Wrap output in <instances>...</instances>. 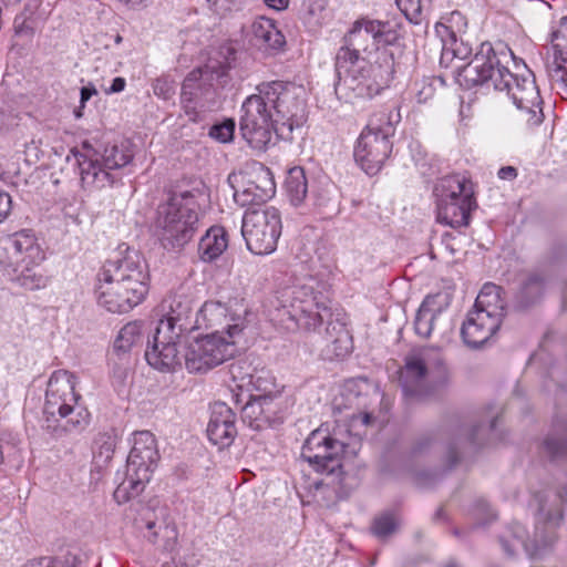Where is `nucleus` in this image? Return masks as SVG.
<instances>
[{"mask_svg": "<svg viewBox=\"0 0 567 567\" xmlns=\"http://www.w3.org/2000/svg\"><path fill=\"white\" fill-rule=\"evenodd\" d=\"M509 63L516 62L507 45L483 42L468 63L455 66L456 81L465 89L486 84L506 91L516 105L520 121L528 126L539 125L544 120L543 100L535 78L530 72L513 74Z\"/></svg>", "mask_w": 567, "mask_h": 567, "instance_id": "1", "label": "nucleus"}, {"mask_svg": "<svg viewBox=\"0 0 567 567\" xmlns=\"http://www.w3.org/2000/svg\"><path fill=\"white\" fill-rule=\"evenodd\" d=\"M148 290V265L140 251L125 244L118 246L96 276V301L112 313L131 311L144 301Z\"/></svg>", "mask_w": 567, "mask_h": 567, "instance_id": "2", "label": "nucleus"}, {"mask_svg": "<svg viewBox=\"0 0 567 567\" xmlns=\"http://www.w3.org/2000/svg\"><path fill=\"white\" fill-rule=\"evenodd\" d=\"M313 278L302 285L285 288L277 297L274 319L287 320L306 330H316L327 322V342L336 357H344L351 350V337L344 324L332 321L330 300Z\"/></svg>", "mask_w": 567, "mask_h": 567, "instance_id": "3", "label": "nucleus"}, {"mask_svg": "<svg viewBox=\"0 0 567 567\" xmlns=\"http://www.w3.org/2000/svg\"><path fill=\"white\" fill-rule=\"evenodd\" d=\"M336 94L347 103L359 99H371L389 85L393 78V59L383 55L374 64L357 63V58L343 51L336 56Z\"/></svg>", "mask_w": 567, "mask_h": 567, "instance_id": "4", "label": "nucleus"}, {"mask_svg": "<svg viewBox=\"0 0 567 567\" xmlns=\"http://www.w3.org/2000/svg\"><path fill=\"white\" fill-rule=\"evenodd\" d=\"M536 505V524L533 539L526 540L524 526L515 523L499 536V543L509 557L518 550H525L532 558L540 557L549 550L557 539L556 529L563 519L560 502L557 496L549 499L546 494H537L533 501Z\"/></svg>", "mask_w": 567, "mask_h": 567, "instance_id": "5", "label": "nucleus"}, {"mask_svg": "<svg viewBox=\"0 0 567 567\" xmlns=\"http://www.w3.org/2000/svg\"><path fill=\"white\" fill-rule=\"evenodd\" d=\"M198 204L193 193L172 194L157 207L155 231L166 250H181L194 237L198 228Z\"/></svg>", "mask_w": 567, "mask_h": 567, "instance_id": "6", "label": "nucleus"}, {"mask_svg": "<svg viewBox=\"0 0 567 567\" xmlns=\"http://www.w3.org/2000/svg\"><path fill=\"white\" fill-rule=\"evenodd\" d=\"M257 95L275 112L277 137L292 140L295 128H300L307 120L305 87L291 82H265L257 86Z\"/></svg>", "mask_w": 567, "mask_h": 567, "instance_id": "7", "label": "nucleus"}, {"mask_svg": "<svg viewBox=\"0 0 567 567\" xmlns=\"http://www.w3.org/2000/svg\"><path fill=\"white\" fill-rule=\"evenodd\" d=\"M447 371L439 349L422 348L405 357L399 371V382L403 395L409 400H424L433 390V384L446 381Z\"/></svg>", "mask_w": 567, "mask_h": 567, "instance_id": "8", "label": "nucleus"}, {"mask_svg": "<svg viewBox=\"0 0 567 567\" xmlns=\"http://www.w3.org/2000/svg\"><path fill=\"white\" fill-rule=\"evenodd\" d=\"M158 460L155 436L150 431L136 432L126 462L125 477L114 491V498L118 504L138 496L144 491Z\"/></svg>", "mask_w": 567, "mask_h": 567, "instance_id": "9", "label": "nucleus"}, {"mask_svg": "<svg viewBox=\"0 0 567 567\" xmlns=\"http://www.w3.org/2000/svg\"><path fill=\"white\" fill-rule=\"evenodd\" d=\"M243 332L239 324L228 327V331H212L193 341L186 339L183 353L184 364L190 373H205L221 364L235 354L236 338Z\"/></svg>", "mask_w": 567, "mask_h": 567, "instance_id": "10", "label": "nucleus"}, {"mask_svg": "<svg viewBox=\"0 0 567 567\" xmlns=\"http://www.w3.org/2000/svg\"><path fill=\"white\" fill-rule=\"evenodd\" d=\"M82 186L86 189H102L114 183L113 171L126 166L132 161V153L125 145L106 146L103 153L87 148L74 153Z\"/></svg>", "mask_w": 567, "mask_h": 567, "instance_id": "11", "label": "nucleus"}, {"mask_svg": "<svg viewBox=\"0 0 567 567\" xmlns=\"http://www.w3.org/2000/svg\"><path fill=\"white\" fill-rule=\"evenodd\" d=\"M394 133L390 115L380 113L370 118L354 147V159L368 175H375L391 154Z\"/></svg>", "mask_w": 567, "mask_h": 567, "instance_id": "12", "label": "nucleus"}, {"mask_svg": "<svg viewBox=\"0 0 567 567\" xmlns=\"http://www.w3.org/2000/svg\"><path fill=\"white\" fill-rule=\"evenodd\" d=\"M435 194L439 223L453 228L468 224L470 213L476 206L470 181L460 175L444 177L436 185Z\"/></svg>", "mask_w": 567, "mask_h": 567, "instance_id": "13", "label": "nucleus"}, {"mask_svg": "<svg viewBox=\"0 0 567 567\" xmlns=\"http://www.w3.org/2000/svg\"><path fill=\"white\" fill-rule=\"evenodd\" d=\"M346 445L333 439L327 427L313 430L305 441L301 457L320 474L331 477L332 483L342 480V455Z\"/></svg>", "mask_w": 567, "mask_h": 567, "instance_id": "14", "label": "nucleus"}, {"mask_svg": "<svg viewBox=\"0 0 567 567\" xmlns=\"http://www.w3.org/2000/svg\"><path fill=\"white\" fill-rule=\"evenodd\" d=\"M281 216L277 208L248 210L241 221L247 248L255 255L271 254L281 235Z\"/></svg>", "mask_w": 567, "mask_h": 567, "instance_id": "15", "label": "nucleus"}, {"mask_svg": "<svg viewBox=\"0 0 567 567\" xmlns=\"http://www.w3.org/2000/svg\"><path fill=\"white\" fill-rule=\"evenodd\" d=\"M276 125L272 112L265 105L260 95L256 93L244 101L239 132L251 148L266 151L272 144Z\"/></svg>", "mask_w": 567, "mask_h": 567, "instance_id": "16", "label": "nucleus"}, {"mask_svg": "<svg viewBox=\"0 0 567 567\" xmlns=\"http://www.w3.org/2000/svg\"><path fill=\"white\" fill-rule=\"evenodd\" d=\"M399 39V33L388 21L362 18L357 20L343 38V45L336 56L343 51L350 52L357 58V63H365L360 52H365L371 47L393 44Z\"/></svg>", "mask_w": 567, "mask_h": 567, "instance_id": "17", "label": "nucleus"}, {"mask_svg": "<svg viewBox=\"0 0 567 567\" xmlns=\"http://www.w3.org/2000/svg\"><path fill=\"white\" fill-rule=\"evenodd\" d=\"M168 329V326L156 327L153 342L145 351L147 363L163 372L175 371L184 361L179 347L186 342V338Z\"/></svg>", "mask_w": 567, "mask_h": 567, "instance_id": "18", "label": "nucleus"}, {"mask_svg": "<svg viewBox=\"0 0 567 567\" xmlns=\"http://www.w3.org/2000/svg\"><path fill=\"white\" fill-rule=\"evenodd\" d=\"M80 399L75 393V377L66 370L52 373L45 392L43 412L48 419L59 415L65 417Z\"/></svg>", "mask_w": 567, "mask_h": 567, "instance_id": "19", "label": "nucleus"}, {"mask_svg": "<svg viewBox=\"0 0 567 567\" xmlns=\"http://www.w3.org/2000/svg\"><path fill=\"white\" fill-rule=\"evenodd\" d=\"M275 192L276 185L270 171L264 165H259L240 174L234 199L240 206L261 204L271 198Z\"/></svg>", "mask_w": 567, "mask_h": 567, "instance_id": "20", "label": "nucleus"}, {"mask_svg": "<svg viewBox=\"0 0 567 567\" xmlns=\"http://www.w3.org/2000/svg\"><path fill=\"white\" fill-rule=\"evenodd\" d=\"M202 69L192 71L183 82L182 102L185 114L192 122H198L204 118L207 111L218 106L217 92L213 87H207L200 94L194 93L196 83L202 78Z\"/></svg>", "mask_w": 567, "mask_h": 567, "instance_id": "21", "label": "nucleus"}, {"mask_svg": "<svg viewBox=\"0 0 567 567\" xmlns=\"http://www.w3.org/2000/svg\"><path fill=\"white\" fill-rule=\"evenodd\" d=\"M280 396L272 393L250 396L241 408V419L249 427L262 430L279 420Z\"/></svg>", "mask_w": 567, "mask_h": 567, "instance_id": "22", "label": "nucleus"}, {"mask_svg": "<svg viewBox=\"0 0 567 567\" xmlns=\"http://www.w3.org/2000/svg\"><path fill=\"white\" fill-rule=\"evenodd\" d=\"M6 250L16 268L21 266H40L45 259L38 238L31 230L14 233L7 240Z\"/></svg>", "mask_w": 567, "mask_h": 567, "instance_id": "23", "label": "nucleus"}, {"mask_svg": "<svg viewBox=\"0 0 567 567\" xmlns=\"http://www.w3.org/2000/svg\"><path fill=\"white\" fill-rule=\"evenodd\" d=\"M235 421L231 408L224 402H215L207 425L209 441L219 449L230 446L237 435Z\"/></svg>", "mask_w": 567, "mask_h": 567, "instance_id": "24", "label": "nucleus"}, {"mask_svg": "<svg viewBox=\"0 0 567 567\" xmlns=\"http://www.w3.org/2000/svg\"><path fill=\"white\" fill-rule=\"evenodd\" d=\"M501 321L483 312L471 310L461 328V336L466 346L480 348L499 329Z\"/></svg>", "mask_w": 567, "mask_h": 567, "instance_id": "25", "label": "nucleus"}, {"mask_svg": "<svg viewBox=\"0 0 567 567\" xmlns=\"http://www.w3.org/2000/svg\"><path fill=\"white\" fill-rule=\"evenodd\" d=\"M168 309L164 318L158 321L157 327L168 326L169 331L186 338L194 329L190 322V300L184 296H175L171 298Z\"/></svg>", "mask_w": 567, "mask_h": 567, "instance_id": "26", "label": "nucleus"}, {"mask_svg": "<svg viewBox=\"0 0 567 567\" xmlns=\"http://www.w3.org/2000/svg\"><path fill=\"white\" fill-rule=\"evenodd\" d=\"M502 288L494 284H485L476 297L474 310L495 317L501 321L505 315V300L502 297Z\"/></svg>", "mask_w": 567, "mask_h": 567, "instance_id": "27", "label": "nucleus"}, {"mask_svg": "<svg viewBox=\"0 0 567 567\" xmlns=\"http://www.w3.org/2000/svg\"><path fill=\"white\" fill-rule=\"evenodd\" d=\"M228 247V236L224 227L212 226L200 238L198 256L204 262H212L223 255Z\"/></svg>", "mask_w": 567, "mask_h": 567, "instance_id": "28", "label": "nucleus"}, {"mask_svg": "<svg viewBox=\"0 0 567 567\" xmlns=\"http://www.w3.org/2000/svg\"><path fill=\"white\" fill-rule=\"evenodd\" d=\"M251 32L255 44L260 49L278 50L285 44L284 34L269 18H257L251 24Z\"/></svg>", "mask_w": 567, "mask_h": 567, "instance_id": "29", "label": "nucleus"}, {"mask_svg": "<svg viewBox=\"0 0 567 567\" xmlns=\"http://www.w3.org/2000/svg\"><path fill=\"white\" fill-rule=\"evenodd\" d=\"M231 327L227 323V307L219 301H206L196 313L195 326L197 329H212L220 331Z\"/></svg>", "mask_w": 567, "mask_h": 567, "instance_id": "30", "label": "nucleus"}, {"mask_svg": "<svg viewBox=\"0 0 567 567\" xmlns=\"http://www.w3.org/2000/svg\"><path fill=\"white\" fill-rule=\"evenodd\" d=\"M435 298L426 297L420 306L415 319L414 330L422 338H429L434 329V323L441 315V310L434 307Z\"/></svg>", "mask_w": 567, "mask_h": 567, "instance_id": "31", "label": "nucleus"}, {"mask_svg": "<svg viewBox=\"0 0 567 567\" xmlns=\"http://www.w3.org/2000/svg\"><path fill=\"white\" fill-rule=\"evenodd\" d=\"M286 190L292 205L299 206L306 198L308 186L305 171L293 167L288 172Z\"/></svg>", "mask_w": 567, "mask_h": 567, "instance_id": "32", "label": "nucleus"}, {"mask_svg": "<svg viewBox=\"0 0 567 567\" xmlns=\"http://www.w3.org/2000/svg\"><path fill=\"white\" fill-rule=\"evenodd\" d=\"M18 272L16 280L28 290H37L47 287L48 276L40 266H21L14 269Z\"/></svg>", "mask_w": 567, "mask_h": 567, "instance_id": "33", "label": "nucleus"}, {"mask_svg": "<svg viewBox=\"0 0 567 567\" xmlns=\"http://www.w3.org/2000/svg\"><path fill=\"white\" fill-rule=\"evenodd\" d=\"M142 339V323L137 321L126 323L118 332L114 342L117 351H130Z\"/></svg>", "mask_w": 567, "mask_h": 567, "instance_id": "34", "label": "nucleus"}, {"mask_svg": "<svg viewBox=\"0 0 567 567\" xmlns=\"http://www.w3.org/2000/svg\"><path fill=\"white\" fill-rule=\"evenodd\" d=\"M21 441L12 433L0 434V464L21 461Z\"/></svg>", "mask_w": 567, "mask_h": 567, "instance_id": "35", "label": "nucleus"}, {"mask_svg": "<svg viewBox=\"0 0 567 567\" xmlns=\"http://www.w3.org/2000/svg\"><path fill=\"white\" fill-rule=\"evenodd\" d=\"M399 519L392 512H384L373 520L372 533L381 539H385L396 532Z\"/></svg>", "mask_w": 567, "mask_h": 567, "instance_id": "36", "label": "nucleus"}, {"mask_svg": "<svg viewBox=\"0 0 567 567\" xmlns=\"http://www.w3.org/2000/svg\"><path fill=\"white\" fill-rule=\"evenodd\" d=\"M547 73L550 81L567 95V54H555L554 61L547 65Z\"/></svg>", "mask_w": 567, "mask_h": 567, "instance_id": "37", "label": "nucleus"}, {"mask_svg": "<svg viewBox=\"0 0 567 567\" xmlns=\"http://www.w3.org/2000/svg\"><path fill=\"white\" fill-rule=\"evenodd\" d=\"M64 429L69 432H82L90 423V412L86 408L76 403L71 411L65 414Z\"/></svg>", "mask_w": 567, "mask_h": 567, "instance_id": "38", "label": "nucleus"}, {"mask_svg": "<svg viewBox=\"0 0 567 567\" xmlns=\"http://www.w3.org/2000/svg\"><path fill=\"white\" fill-rule=\"evenodd\" d=\"M114 449L115 439L107 433H100L94 441V457L102 463H106L112 458Z\"/></svg>", "mask_w": 567, "mask_h": 567, "instance_id": "39", "label": "nucleus"}, {"mask_svg": "<svg viewBox=\"0 0 567 567\" xmlns=\"http://www.w3.org/2000/svg\"><path fill=\"white\" fill-rule=\"evenodd\" d=\"M430 0H395V3L405 18L412 23H419L422 9Z\"/></svg>", "mask_w": 567, "mask_h": 567, "instance_id": "40", "label": "nucleus"}, {"mask_svg": "<svg viewBox=\"0 0 567 567\" xmlns=\"http://www.w3.org/2000/svg\"><path fill=\"white\" fill-rule=\"evenodd\" d=\"M471 515L480 526H485L496 519V513L489 508L484 499H477L472 508Z\"/></svg>", "mask_w": 567, "mask_h": 567, "instance_id": "41", "label": "nucleus"}, {"mask_svg": "<svg viewBox=\"0 0 567 567\" xmlns=\"http://www.w3.org/2000/svg\"><path fill=\"white\" fill-rule=\"evenodd\" d=\"M235 133V121L233 118L225 120L223 123L215 124L209 130V136L220 143L233 141Z\"/></svg>", "mask_w": 567, "mask_h": 567, "instance_id": "42", "label": "nucleus"}, {"mask_svg": "<svg viewBox=\"0 0 567 567\" xmlns=\"http://www.w3.org/2000/svg\"><path fill=\"white\" fill-rule=\"evenodd\" d=\"M555 54H567V17L563 18L559 28L551 34Z\"/></svg>", "mask_w": 567, "mask_h": 567, "instance_id": "43", "label": "nucleus"}, {"mask_svg": "<svg viewBox=\"0 0 567 567\" xmlns=\"http://www.w3.org/2000/svg\"><path fill=\"white\" fill-rule=\"evenodd\" d=\"M175 83L167 78H158L153 83V92L163 100H169L175 94Z\"/></svg>", "mask_w": 567, "mask_h": 567, "instance_id": "44", "label": "nucleus"}, {"mask_svg": "<svg viewBox=\"0 0 567 567\" xmlns=\"http://www.w3.org/2000/svg\"><path fill=\"white\" fill-rule=\"evenodd\" d=\"M545 449L553 456H559L567 453V446L555 439H547L545 441Z\"/></svg>", "mask_w": 567, "mask_h": 567, "instance_id": "45", "label": "nucleus"}, {"mask_svg": "<svg viewBox=\"0 0 567 567\" xmlns=\"http://www.w3.org/2000/svg\"><path fill=\"white\" fill-rule=\"evenodd\" d=\"M543 285V278L539 275H530L528 279L525 282L524 290L529 292H536L538 293L540 291Z\"/></svg>", "mask_w": 567, "mask_h": 567, "instance_id": "46", "label": "nucleus"}, {"mask_svg": "<svg viewBox=\"0 0 567 567\" xmlns=\"http://www.w3.org/2000/svg\"><path fill=\"white\" fill-rule=\"evenodd\" d=\"M11 209V197L0 188V223L8 216Z\"/></svg>", "mask_w": 567, "mask_h": 567, "instance_id": "47", "label": "nucleus"}, {"mask_svg": "<svg viewBox=\"0 0 567 567\" xmlns=\"http://www.w3.org/2000/svg\"><path fill=\"white\" fill-rule=\"evenodd\" d=\"M327 0H308L307 12L311 17H317L324 11Z\"/></svg>", "mask_w": 567, "mask_h": 567, "instance_id": "48", "label": "nucleus"}, {"mask_svg": "<svg viewBox=\"0 0 567 567\" xmlns=\"http://www.w3.org/2000/svg\"><path fill=\"white\" fill-rule=\"evenodd\" d=\"M434 87L432 84L423 83L422 87L416 93V100L419 103H425L431 100L434 95Z\"/></svg>", "mask_w": 567, "mask_h": 567, "instance_id": "49", "label": "nucleus"}, {"mask_svg": "<svg viewBox=\"0 0 567 567\" xmlns=\"http://www.w3.org/2000/svg\"><path fill=\"white\" fill-rule=\"evenodd\" d=\"M497 175L501 179L511 181L517 176V171L513 166H504V167L499 168Z\"/></svg>", "mask_w": 567, "mask_h": 567, "instance_id": "50", "label": "nucleus"}, {"mask_svg": "<svg viewBox=\"0 0 567 567\" xmlns=\"http://www.w3.org/2000/svg\"><path fill=\"white\" fill-rule=\"evenodd\" d=\"M126 81L124 78H115L106 93H120L125 89Z\"/></svg>", "mask_w": 567, "mask_h": 567, "instance_id": "51", "label": "nucleus"}, {"mask_svg": "<svg viewBox=\"0 0 567 567\" xmlns=\"http://www.w3.org/2000/svg\"><path fill=\"white\" fill-rule=\"evenodd\" d=\"M97 94L96 89L93 85L83 86L81 89V104L84 106L85 102L91 99L92 95Z\"/></svg>", "mask_w": 567, "mask_h": 567, "instance_id": "52", "label": "nucleus"}, {"mask_svg": "<svg viewBox=\"0 0 567 567\" xmlns=\"http://www.w3.org/2000/svg\"><path fill=\"white\" fill-rule=\"evenodd\" d=\"M265 3L276 10H284L288 7L289 0H264Z\"/></svg>", "mask_w": 567, "mask_h": 567, "instance_id": "53", "label": "nucleus"}, {"mask_svg": "<svg viewBox=\"0 0 567 567\" xmlns=\"http://www.w3.org/2000/svg\"><path fill=\"white\" fill-rule=\"evenodd\" d=\"M478 429H481V425H480V426H474V427L471 430V432L467 434V441H468L470 443H473V444H478V443H480V441H478V439H477V435H476V433H477Z\"/></svg>", "mask_w": 567, "mask_h": 567, "instance_id": "54", "label": "nucleus"}, {"mask_svg": "<svg viewBox=\"0 0 567 567\" xmlns=\"http://www.w3.org/2000/svg\"><path fill=\"white\" fill-rule=\"evenodd\" d=\"M361 420H362V423H363L364 425L370 424V422H371V414H369V413H364V414L362 415Z\"/></svg>", "mask_w": 567, "mask_h": 567, "instance_id": "55", "label": "nucleus"}, {"mask_svg": "<svg viewBox=\"0 0 567 567\" xmlns=\"http://www.w3.org/2000/svg\"><path fill=\"white\" fill-rule=\"evenodd\" d=\"M442 515H443V509H442V508H440V509H437V512L435 513V518H440Z\"/></svg>", "mask_w": 567, "mask_h": 567, "instance_id": "56", "label": "nucleus"}, {"mask_svg": "<svg viewBox=\"0 0 567 567\" xmlns=\"http://www.w3.org/2000/svg\"><path fill=\"white\" fill-rule=\"evenodd\" d=\"M233 400L235 401L236 404L240 403V400H239V395L236 394V395H233Z\"/></svg>", "mask_w": 567, "mask_h": 567, "instance_id": "57", "label": "nucleus"}, {"mask_svg": "<svg viewBox=\"0 0 567 567\" xmlns=\"http://www.w3.org/2000/svg\"><path fill=\"white\" fill-rule=\"evenodd\" d=\"M122 40H123V39H122V37H121L120 34H117V35L115 37V43H117V44H118V43H121V42H122Z\"/></svg>", "mask_w": 567, "mask_h": 567, "instance_id": "58", "label": "nucleus"}, {"mask_svg": "<svg viewBox=\"0 0 567 567\" xmlns=\"http://www.w3.org/2000/svg\"><path fill=\"white\" fill-rule=\"evenodd\" d=\"M450 54V51L444 49L442 59L446 58Z\"/></svg>", "mask_w": 567, "mask_h": 567, "instance_id": "59", "label": "nucleus"}, {"mask_svg": "<svg viewBox=\"0 0 567 567\" xmlns=\"http://www.w3.org/2000/svg\"><path fill=\"white\" fill-rule=\"evenodd\" d=\"M320 485H321V482H320V481H315V482H313V486H315L316 488H319V486H320Z\"/></svg>", "mask_w": 567, "mask_h": 567, "instance_id": "60", "label": "nucleus"}, {"mask_svg": "<svg viewBox=\"0 0 567 567\" xmlns=\"http://www.w3.org/2000/svg\"><path fill=\"white\" fill-rule=\"evenodd\" d=\"M445 567H458V566L454 563H451V564H447Z\"/></svg>", "mask_w": 567, "mask_h": 567, "instance_id": "61", "label": "nucleus"}, {"mask_svg": "<svg viewBox=\"0 0 567 567\" xmlns=\"http://www.w3.org/2000/svg\"><path fill=\"white\" fill-rule=\"evenodd\" d=\"M153 526H154V523H148V524H147V527H148L150 529H151V528H153Z\"/></svg>", "mask_w": 567, "mask_h": 567, "instance_id": "62", "label": "nucleus"}, {"mask_svg": "<svg viewBox=\"0 0 567 567\" xmlns=\"http://www.w3.org/2000/svg\"><path fill=\"white\" fill-rule=\"evenodd\" d=\"M494 425H495V420L491 423L489 429L492 430L494 427Z\"/></svg>", "mask_w": 567, "mask_h": 567, "instance_id": "63", "label": "nucleus"}, {"mask_svg": "<svg viewBox=\"0 0 567 567\" xmlns=\"http://www.w3.org/2000/svg\"><path fill=\"white\" fill-rule=\"evenodd\" d=\"M177 567H188L187 565L183 564V565H179Z\"/></svg>", "mask_w": 567, "mask_h": 567, "instance_id": "64", "label": "nucleus"}]
</instances>
